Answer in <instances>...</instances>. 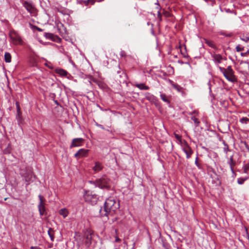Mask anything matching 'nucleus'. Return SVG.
<instances>
[{
  "mask_svg": "<svg viewBox=\"0 0 249 249\" xmlns=\"http://www.w3.org/2000/svg\"><path fill=\"white\" fill-rule=\"evenodd\" d=\"M242 63H246V64H248V63L246 61H245V62H243Z\"/></svg>",
  "mask_w": 249,
  "mask_h": 249,
  "instance_id": "obj_46",
  "label": "nucleus"
},
{
  "mask_svg": "<svg viewBox=\"0 0 249 249\" xmlns=\"http://www.w3.org/2000/svg\"><path fill=\"white\" fill-rule=\"evenodd\" d=\"M226 147H225L224 148V151L227 153V151H229V148H228V147L227 146V145H226Z\"/></svg>",
  "mask_w": 249,
  "mask_h": 249,
  "instance_id": "obj_41",
  "label": "nucleus"
},
{
  "mask_svg": "<svg viewBox=\"0 0 249 249\" xmlns=\"http://www.w3.org/2000/svg\"><path fill=\"white\" fill-rule=\"evenodd\" d=\"M203 148L205 149V150H207V148H205L204 147H203Z\"/></svg>",
  "mask_w": 249,
  "mask_h": 249,
  "instance_id": "obj_47",
  "label": "nucleus"
},
{
  "mask_svg": "<svg viewBox=\"0 0 249 249\" xmlns=\"http://www.w3.org/2000/svg\"><path fill=\"white\" fill-rule=\"evenodd\" d=\"M217 181H218L219 183H220V181H219V178H218V177H217Z\"/></svg>",
  "mask_w": 249,
  "mask_h": 249,
  "instance_id": "obj_45",
  "label": "nucleus"
},
{
  "mask_svg": "<svg viewBox=\"0 0 249 249\" xmlns=\"http://www.w3.org/2000/svg\"><path fill=\"white\" fill-rule=\"evenodd\" d=\"M49 68L51 69H52L53 68L52 67H49Z\"/></svg>",
  "mask_w": 249,
  "mask_h": 249,
  "instance_id": "obj_50",
  "label": "nucleus"
},
{
  "mask_svg": "<svg viewBox=\"0 0 249 249\" xmlns=\"http://www.w3.org/2000/svg\"><path fill=\"white\" fill-rule=\"evenodd\" d=\"M17 119L18 122H20L21 121V111L20 112L19 114H18L17 112Z\"/></svg>",
  "mask_w": 249,
  "mask_h": 249,
  "instance_id": "obj_36",
  "label": "nucleus"
},
{
  "mask_svg": "<svg viewBox=\"0 0 249 249\" xmlns=\"http://www.w3.org/2000/svg\"><path fill=\"white\" fill-rule=\"evenodd\" d=\"M171 84L173 88L177 90L178 92H183V88L181 87L179 85L174 83L172 81H171Z\"/></svg>",
  "mask_w": 249,
  "mask_h": 249,
  "instance_id": "obj_20",
  "label": "nucleus"
},
{
  "mask_svg": "<svg viewBox=\"0 0 249 249\" xmlns=\"http://www.w3.org/2000/svg\"><path fill=\"white\" fill-rule=\"evenodd\" d=\"M89 0H79L77 1V3L79 4H84L85 5H88L89 3Z\"/></svg>",
  "mask_w": 249,
  "mask_h": 249,
  "instance_id": "obj_30",
  "label": "nucleus"
},
{
  "mask_svg": "<svg viewBox=\"0 0 249 249\" xmlns=\"http://www.w3.org/2000/svg\"><path fill=\"white\" fill-rule=\"evenodd\" d=\"M31 249H41L38 247H31Z\"/></svg>",
  "mask_w": 249,
  "mask_h": 249,
  "instance_id": "obj_43",
  "label": "nucleus"
},
{
  "mask_svg": "<svg viewBox=\"0 0 249 249\" xmlns=\"http://www.w3.org/2000/svg\"><path fill=\"white\" fill-rule=\"evenodd\" d=\"M121 241V239L118 237H115V242H120Z\"/></svg>",
  "mask_w": 249,
  "mask_h": 249,
  "instance_id": "obj_42",
  "label": "nucleus"
},
{
  "mask_svg": "<svg viewBox=\"0 0 249 249\" xmlns=\"http://www.w3.org/2000/svg\"><path fill=\"white\" fill-rule=\"evenodd\" d=\"M96 125H97V126H98V127L101 128L102 129H104V127L102 125L99 124H97Z\"/></svg>",
  "mask_w": 249,
  "mask_h": 249,
  "instance_id": "obj_44",
  "label": "nucleus"
},
{
  "mask_svg": "<svg viewBox=\"0 0 249 249\" xmlns=\"http://www.w3.org/2000/svg\"><path fill=\"white\" fill-rule=\"evenodd\" d=\"M55 72L60 76H66L68 74V72L66 70L60 68L56 69L55 70Z\"/></svg>",
  "mask_w": 249,
  "mask_h": 249,
  "instance_id": "obj_19",
  "label": "nucleus"
},
{
  "mask_svg": "<svg viewBox=\"0 0 249 249\" xmlns=\"http://www.w3.org/2000/svg\"><path fill=\"white\" fill-rule=\"evenodd\" d=\"M155 4L156 5V9L158 10V18L160 22L162 21V15L160 13L161 7L158 2L156 3Z\"/></svg>",
  "mask_w": 249,
  "mask_h": 249,
  "instance_id": "obj_18",
  "label": "nucleus"
},
{
  "mask_svg": "<svg viewBox=\"0 0 249 249\" xmlns=\"http://www.w3.org/2000/svg\"><path fill=\"white\" fill-rule=\"evenodd\" d=\"M38 31H41V30L40 29H39V28H38Z\"/></svg>",
  "mask_w": 249,
  "mask_h": 249,
  "instance_id": "obj_48",
  "label": "nucleus"
},
{
  "mask_svg": "<svg viewBox=\"0 0 249 249\" xmlns=\"http://www.w3.org/2000/svg\"><path fill=\"white\" fill-rule=\"evenodd\" d=\"M219 69L229 81L235 82L237 81V79L234 74V71L231 66H228L227 69L219 67Z\"/></svg>",
  "mask_w": 249,
  "mask_h": 249,
  "instance_id": "obj_2",
  "label": "nucleus"
},
{
  "mask_svg": "<svg viewBox=\"0 0 249 249\" xmlns=\"http://www.w3.org/2000/svg\"><path fill=\"white\" fill-rule=\"evenodd\" d=\"M16 108H17V112L18 114H19L20 112L21 111H20V107L19 104V103L18 102H17L16 103Z\"/></svg>",
  "mask_w": 249,
  "mask_h": 249,
  "instance_id": "obj_34",
  "label": "nucleus"
},
{
  "mask_svg": "<svg viewBox=\"0 0 249 249\" xmlns=\"http://www.w3.org/2000/svg\"><path fill=\"white\" fill-rule=\"evenodd\" d=\"M205 43L207 44L209 47L212 48H215L216 46L214 43V42L210 40L205 39Z\"/></svg>",
  "mask_w": 249,
  "mask_h": 249,
  "instance_id": "obj_24",
  "label": "nucleus"
},
{
  "mask_svg": "<svg viewBox=\"0 0 249 249\" xmlns=\"http://www.w3.org/2000/svg\"><path fill=\"white\" fill-rule=\"evenodd\" d=\"M4 60L6 63H10L11 62V55L9 53H5Z\"/></svg>",
  "mask_w": 249,
  "mask_h": 249,
  "instance_id": "obj_22",
  "label": "nucleus"
},
{
  "mask_svg": "<svg viewBox=\"0 0 249 249\" xmlns=\"http://www.w3.org/2000/svg\"><path fill=\"white\" fill-rule=\"evenodd\" d=\"M135 87L141 90H148L149 89V87L143 83L136 84Z\"/></svg>",
  "mask_w": 249,
  "mask_h": 249,
  "instance_id": "obj_21",
  "label": "nucleus"
},
{
  "mask_svg": "<svg viewBox=\"0 0 249 249\" xmlns=\"http://www.w3.org/2000/svg\"><path fill=\"white\" fill-rule=\"evenodd\" d=\"M213 60L214 62L218 65L222 62L223 60L222 56L219 54L214 53L212 55Z\"/></svg>",
  "mask_w": 249,
  "mask_h": 249,
  "instance_id": "obj_13",
  "label": "nucleus"
},
{
  "mask_svg": "<svg viewBox=\"0 0 249 249\" xmlns=\"http://www.w3.org/2000/svg\"><path fill=\"white\" fill-rule=\"evenodd\" d=\"M103 168V165L99 161H96L95 162V165L92 167V170L94 172L97 173L100 171H101Z\"/></svg>",
  "mask_w": 249,
  "mask_h": 249,
  "instance_id": "obj_14",
  "label": "nucleus"
},
{
  "mask_svg": "<svg viewBox=\"0 0 249 249\" xmlns=\"http://www.w3.org/2000/svg\"><path fill=\"white\" fill-rule=\"evenodd\" d=\"M84 140L82 138H75L73 139L72 142L70 145V148L82 146L83 143H84Z\"/></svg>",
  "mask_w": 249,
  "mask_h": 249,
  "instance_id": "obj_10",
  "label": "nucleus"
},
{
  "mask_svg": "<svg viewBox=\"0 0 249 249\" xmlns=\"http://www.w3.org/2000/svg\"><path fill=\"white\" fill-rule=\"evenodd\" d=\"M249 171V163L245 164L244 166V172L245 173H248Z\"/></svg>",
  "mask_w": 249,
  "mask_h": 249,
  "instance_id": "obj_32",
  "label": "nucleus"
},
{
  "mask_svg": "<svg viewBox=\"0 0 249 249\" xmlns=\"http://www.w3.org/2000/svg\"><path fill=\"white\" fill-rule=\"evenodd\" d=\"M22 3L23 7L31 15L35 16L36 15V9L32 2L23 0Z\"/></svg>",
  "mask_w": 249,
  "mask_h": 249,
  "instance_id": "obj_5",
  "label": "nucleus"
},
{
  "mask_svg": "<svg viewBox=\"0 0 249 249\" xmlns=\"http://www.w3.org/2000/svg\"><path fill=\"white\" fill-rule=\"evenodd\" d=\"M84 198L86 201L94 204L97 202L98 196L96 194H93L91 192L88 191L84 195Z\"/></svg>",
  "mask_w": 249,
  "mask_h": 249,
  "instance_id": "obj_6",
  "label": "nucleus"
},
{
  "mask_svg": "<svg viewBox=\"0 0 249 249\" xmlns=\"http://www.w3.org/2000/svg\"><path fill=\"white\" fill-rule=\"evenodd\" d=\"M249 53V51H247V52H246V53H241V56H246V55H247V54L248 53Z\"/></svg>",
  "mask_w": 249,
  "mask_h": 249,
  "instance_id": "obj_40",
  "label": "nucleus"
},
{
  "mask_svg": "<svg viewBox=\"0 0 249 249\" xmlns=\"http://www.w3.org/2000/svg\"><path fill=\"white\" fill-rule=\"evenodd\" d=\"M244 50V47H242L240 45H238L236 47V50L237 52H240V51H242Z\"/></svg>",
  "mask_w": 249,
  "mask_h": 249,
  "instance_id": "obj_33",
  "label": "nucleus"
},
{
  "mask_svg": "<svg viewBox=\"0 0 249 249\" xmlns=\"http://www.w3.org/2000/svg\"><path fill=\"white\" fill-rule=\"evenodd\" d=\"M145 98L147 100L149 101H151L152 100L155 98V97L153 95L151 94L150 93H147L145 96Z\"/></svg>",
  "mask_w": 249,
  "mask_h": 249,
  "instance_id": "obj_29",
  "label": "nucleus"
},
{
  "mask_svg": "<svg viewBox=\"0 0 249 249\" xmlns=\"http://www.w3.org/2000/svg\"><path fill=\"white\" fill-rule=\"evenodd\" d=\"M70 62H71V63H73L72 61L70 60Z\"/></svg>",
  "mask_w": 249,
  "mask_h": 249,
  "instance_id": "obj_49",
  "label": "nucleus"
},
{
  "mask_svg": "<svg viewBox=\"0 0 249 249\" xmlns=\"http://www.w3.org/2000/svg\"><path fill=\"white\" fill-rule=\"evenodd\" d=\"M191 119H192V120L193 121L194 124H195L196 126H199V124H200V122L196 117H195V116H192L191 117Z\"/></svg>",
  "mask_w": 249,
  "mask_h": 249,
  "instance_id": "obj_27",
  "label": "nucleus"
},
{
  "mask_svg": "<svg viewBox=\"0 0 249 249\" xmlns=\"http://www.w3.org/2000/svg\"><path fill=\"white\" fill-rule=\"evenodd\" d=\"M120 54L121 57H125L126 55L125 51L123 50L121 51Z\"/></svg>",
  "mask_w": 249,
  "mask_h": 249,
  "instance_id": "obj_38",
  "label": "nucleus"
},
{
  "mask_svg": "<svg viewBox=\"0 0 249 249\" xmlns=\"http://www.w3.org/2000/svg\"><path fill=\"white\" fill-rule=\"evenodd\" d=\"M218 34L227 37H231V36H232V34L231 33H226V32L223 31L219 32Z\"/></svg>",
  "mask_w": 249,
  "mask_h": 249,
  "instance_id": "obj_26",
  "label": "nucleus"
},
{
  "mask_svg": "<svg viewBox=\"0 0 249 249\" xmlns=\"http://www.w3.org/2000/svg\"><path fill=\"white\" fill-rule=\"evenodd\" d=\"M248 178H240L237 179V182L239 184H243L244 182L248 179Z\"/></svg>",
  "mask_w": 249,
  "mask_h": 249,
  "instance_id": "obj_28",
  "label": "nucleus"
},
{
  "mask_svg": "<svg viewBox=\"0 0 249 249\" xmlns=\"http://www.w3.org/2000/svg\"><path fill=\"white\" fill-rule=\"evenodd\" d=\"M182 150L186 155V158L190 159L192 155L193 151L188 144H186L182 148Z\"/></svg>",
  "mask_w": 249,
  "mask_h": 249,
  "instance_id": "obj_11",
  "label": "nucleus"
},
{
  "mask_svg": "<svg viewBox=\"0 0 249 249\" xmlns=\"http://www.w3.org/2000/svg\"><path fill=\"white\" fill-rule=\"evenodd\" d=\"M48 234L49 235L51 241H53L54 240V232L52 228H49L48 231Z\"/></svg>",
  "mask_w": 249,
  "mask_h": 249,
  "instance_id": "obj_23",
  "label": "nucleus"
},
{
  "mask_svg": "<svg viewBox=\"0 0 249 249\" xmlns=\"http://www.w3.org/2000/svg\"><path fill=\"white\" fill-rule=\"evenodd\" d=\"M175 137L178 140H181V136L179 135L178 134L175 133Z\"/></svg>",
  "mask_w": 249,
  "mask_h": 249,
  "instance_id": "obj_39",
  "label": "nucleus"
},
{
  "mask_svg": "<svg viewBox=\"0 0 249 249\" xmlns=\"http://www.w3.org/2000/svg\"><path fill=\"white\" fill-rule=\"evenodd\" d=\"M46 65L48 66V65L46 64ZM48 67H49L50 65H48Z\"/></svg>",
  "mask_w": 249,
  "mask_h": 249,
  "instance_id": "obj_51",
  "label": "nucleus"
},
{
  "mask_svg": "<svg viewBox=\"0 0 249 249\" xmlns=\"http://www.w3.org/2000/svg\"><path fill=\"white\" fill-rule=\"evenodd\" d=\"M241 40L248 42L249 40V36H243L242 37L240 38Z\"/></svg>",
  "mask_w": 249,
  "mask_h": 249,
  "instance_id": "obj_35",
  "label": "nucleus"
},
{
  "mask_svg": "<svg viewBox=\"0 0 249 249\" xmlns=\"http://www.w3.org/2000/svg\"><path fill=\"white\" fill-rule=\"evenodd\" d=\"M33 176V172H29L24 176L25 181L27 182V185L30 183V181H32Z\"/></svg>",
  "mask_w": 249,
  "mask_h": 249,
  "instance_id": "obj_16",
  "label": "nucleus"
},
{
  "mask_svg": "<svg viewBox=\"0 0 249 249\" xmlns=\"http://www.w3.org/2000/svg\"><path fill=\"white\" fill-rule=\"evenodd\" d=\"M228 164L230 166L231 171V172L233 174H234V169H233V167L235 165L236 162L233 160V155H232L230 157L229 160L228 161Z\"/></svg>",
  "mask_w": 249,
  "mask_h": 249,
  "instance_id": "obj_15",
  "label": "nucleus"
},
{
  "mask_svg": "<svg viewBox=\"0 0 249 249\" xmlns=\"http://www.w3.org/2000/svg\"><path fill=\"white\" fill-rule=\"evenodd\" d=\"M68 213V212L66 209H62L59 211V214L62 215L64 218L67 216Z\"/></svg>",
  "mask_w": 249,
  "mask_h": 249,
  "instance_id": "obj_25",
  "label": "nucleus"
},
{
  "mask_svg": "<svg viewBox=\"0 0 249 249\" xmlns=\"http://www.w3.org/2000/svg\"><path fill=\"white\" fill-rule=\"evenodd\" d=\"M110 179L104 176L96 180L95 181H90V183L102 189H108L110 187Z\"/></svg>",
  "mask_w": 249,
  "mask_h": 249,
  "instance_id": "obj_3",
  "label": "nucleus"
},
{
  "mask_svg": "<svg viewBox=\"0 0 249 249\" xmlns=\"http://www.w3.org/2000/svg\"><path fill=\"white\" fill-rule=\"evenodd\" d=\"M89 150L88 149H85L81 148L79 149L75 154L74 157L77 159H79L82 157H87L88 155Z\"/></svg>",
  "mask_w": 249,
  "mask_h": 249,
  "instance_id": "obj_9",
  "label": "nucleus"
},
{
  "mask_svg": "<svg viewBox=\"0 0 249 249\" xmlns=\"http://www.w3.org/2000/svg\"><path fill=\"white\" fill-rule=\"evenodd\" d=\"M39 202L38 205V209L40 215L42 216L46 214L45 203L43 197L39 195L38 196Z\"/></svg>",
  "mask_w": 249,
  "mask_h": 249,
  "instance_id": "obj_8",
  "label": "nucleus"
},
{
  "mask_svg": "<svg viewBox=\"0 0 249 249\" xmlns=\"http://www.w3.org/2000/svg\"><path fill=\"white\" fill-rule=\"evenodd\" d=\"M9 36L13 43L15 45L22 44V39L19 34L15 30H11L9 33Z\"/></svg>",
  "mask_w": 249,
  "mask_h": 249,
  "instance_id": "obj_4",
  "label": "nucleus"
},
{
  "mask_svg": "<svg viewBox=\"0 0 249 249\" xmlns=\"http://www.w3.org/2000/svg\"><path fill=\"white\" fill-rule=\"evenodd\" d=\"M249 122V119L247 117H243L240 120V122L242 124H247Z\"/></svg>",
  "mask_w": 249,
  "mask_h": 249,
  "instance_id": "obj_31",
  "label": "nucleus"
},
{
  "mask_svg": "<svg viewBox=\"0 0 249 249\" xmlns=\"http://www.w3.org/2000/svg\"><path fill=\"white\" fill-rule=\"evenodd\" d=\"M198 157H196V160H195V164L196 165V166L199 168V169H201V165L199 164L198 162Z\"/></svg>",
  "mask_w": 249,
  "mask_h": 249,
  "instance_id": "obj_37",
  "label": "nucleus"
},
{
  "mask_svg": "<svg viewBox=\"0 0 249 249\" xmlns=\"http://www.w3.org/2000/svg\"><path fill=\"white\" fill-rule=\"evenodd\" d=\"M160 97L161 99L167 104H169L170 103L169 97L167 96L165 94L160 92Z\"/></svg>",
  "mask_w": 249,
  "mask_h": 249,
  "instance_id": "obj_17",
  "label": "nucleus"
},
{
  "mask_svg": "<svg viewBox=\"0 0 249 249\" xmlns=\"http://www.w3.org/2000/svg\"><path fill=\"white\" fill-rule=\"evenodd\" d=\"M93 231L90 230H87L85 233V244L87 247H89L92 243Z\"/></svg>",
  "mask_w": 249,
  "mask_h": 249,
  "instance_id": "obj_7",
  "label": "nucleus"
},
{
  "mask_svg": "<svg viewBox=\"0 0 249 249\" xmlns=\"http://www.w3.org/2000/svg\"><path fill=\"white\" fill-rule=\"evenodd\" d=\"M119 207V202H116L114 197H109L106 200L104 211L102 209H100V214L101 216H107L108 213L111 212H115Z\"/></svg>",
  "mask_w": 249,
  "mask_h": 249,
  "instance_id": "obj_1",
  "label": "nucleus"
},
{
  "mask_svg": "<svg viewBox=\"0 0 249 249\" xmlns=\"http://www.w3.org/2000/svg\"><path fill=\"white\" fill-rule=\"evenodd\" d=\"M45 36L46 38L48 39H50L52 41L55 42H60L61 41V38L58 37L57 36L54 35L51 33H46Z\"/></svg>",
  "mask_w": 249,
  "mask_h": 249,
  "instance_id": "obj_12",
  "label": "nucleus"
}]
</instances>
